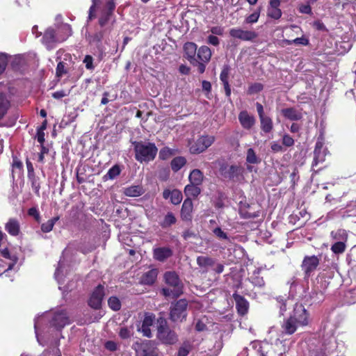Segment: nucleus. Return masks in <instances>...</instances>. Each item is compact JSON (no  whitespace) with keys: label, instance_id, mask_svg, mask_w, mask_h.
<instances>
[{"label":"nucleus","instance_id":"nucleus-1","mask_svg":"<svg viewBox=\"0 0 356 356\" xmlns=\"http://www.w3.org/2000/svg\"><path fill=\"white\" fill-rule=\"evenodd\" d=\"M309 316V314L302 304L296 303L292 314L284 318L281 324L282 334H293L299 325H307Z\"/></svg>","mask_w":356,"mask_h":356},{"label":"nucleus","instance_id":"nucleus-2","mask_svg":"<svg viewBox=\"0 0 356 356\" xmlns=\"http://www.w3.org/2000/svg\"><path fill=\"white\" fill-rule=\"evenodd\" d=\"M165 282L170 288H163L162 293L166 297L177 298L183 293V284L179 275L175 271H167L164 273Z\"/></svg>","mask_w":356,"mask_h":356},{"label":"nucleus","instance_id":"nucleus-3","mask_svg":"<svg viewBox=\"0 0 356 356\" xmlns=\"http://www.w3.org/2000/svg\"><path fill=\"white\" fill-rule=\"evenodd\" d=\"M134 146L135 159L140 163L153 161L158 152V149L153 143L135 142Z\"/></svg>","mask_w":356,"mask_h":356},{"label":"nucleus","instance_id":"nucleus-4","mask_svg":"<svg viewBox=\"0 0 356 356\" xmlns=\"http://www.w3.org/2000/svg\"><path fill=\"white\" fill-rule=\"evenodd\" d=\"M188 301L186 299H179L172 302L170 307V320L174 323L185 321L188 315Z\"/></svg>","mask_w":356,"mask_h":356},{"label":"nucleus","instance_id":"nucleus-5","mask_svg":"<svg viewBox=\"0 0 356 356\" xmlns=\"http://www.w3.org/2000/svg\"><path fill=\"white\" fill-rule=\"evenodd\" d=\"M156 337L158 340L165 345H174L179 340L175 331L171 330L168 326L166 321L162 318H161V322L157 327Z\"/></svg>","mask_w":356,"mask_h":356},{"label":"nucleus","instance_id":"nucleus-6","mask_svg":"<svg viewBox=\"0 0 356 356\" xmlns=\"http://www.w3.org/2000/svg\"><path fill=\"white\" fill-rule=\"evenodd\" d=\"M183 49L185 58L192 65L197 67L199 73H204L206 66L203 63H198V60L196 58L197 53V44L192 42H187L184 44Z\"/></svg>","mask_w":356,"mask_h":356},{"label":"nucleus","instance_id":"nucleus-7","mask_svg":"<svg viewBox=\"0 0 356 356\" xmlns=\"http://www.w3.org/2000/svg\"><path fill=\"white\" fill-rule=\"evenodd\" d=\"M244 169L239 165H229L227 163H222L220 165L219 172L220 175L228 180L238 181L243 177Z\"/></svg>","mask_w":356,"mask_h":356},{"label":"nucleus","instance_id":"nucleus-8","mask_svg":"<svg viewBox=\"0 0 356 356\" xmlns=\"http://www.w3.org/2000/svg\"><path fill=\"white\" fill-rule=\"evenodd\" d=\"M136 356H159V350L153 341H136L133 345Z\"/></svg>","mask_w":356,"mask_h":356},{"label":"nucleus","instance_id":"nucleus-9","mask_svg":"<svg viewBox=\"0 0 356 356\" xmlns=\"http://www.w3.org/2000/svg\"><path fill=\"white\" fill-rule=\"evenodd\" d=\"M214 141L215 137L213 136H201L193 143L191 144L190 152L193 154H200L209 148Z\"/></svg>","mask_w":356,"mask_h":356},{"label":"nucleus","instance_id":"nucleus-10","mask_svg":"<svg viewBox=\"0 0 356 356\" xmlns=\"http://www.w3.org/2000/svg\"><path fill=\"white\" fill-rule=\"evenodd\" d=\"M104 296V286L102 284H98L92 291L88 300V305L94 309H100Z\"/></svg>","mask_w":356,"mask_h":356},{"label":"nucleus","instance_id":"nucleus-11","mask_svg":"<svg viewBox=\"0 0 356 356\" xmlns=\"http://www.w3.org/2000/svg\"><path fill=\"white\" fill-rule=\"evenodd\" d=\"M275 307L279 309L280 316H284L285 312L290 309L291 307H294L296 304H293V300L290 298L289 296H278L275 297Z\"/></svg>","mask_w":356,"mask_h":356},{"label":"nucleus","instance_id":"nucleus-12","mask_svg":"<svg viewBox=\"0 0 356 356\" xmlns=\"http://www.w3.org/2000/svg\"><path fill=\"white\" fill-rule=\"evenodd\" d=\"M229 35L233 38L243 41H252L258 36L254 31H245L240 28H233L229 30Z\"/></svg>","mask_w":356,"mask_h":356},{"label":"nucleus","instance_id":"nucleus-13","mask_svg":"<svg viewBox=\"0 0 356 356\" xmlns=\"http://www.w3.org/2000/svg\"><path fill=\"white\" fill-rule=\"evenodd\" d=\"M70 323V321L65 310L56 312L51 321V325L58 330H61Z\"/></svg>","mask_w":356,"mask_h":356},{"label":"nucleus","instance_id":"nucleus-14","mask_svg":"<svg viewBox=\"0 0 356 356\" xmlns=\"http://www.w3.org/2000/svg\"><path fill=\"white\" fill-rule=\"evenodd\" d=\"M238 118L241 127L245 130H250L255 125L256 119L254 116L245 110L238 113Z\"/></svg>","mask_w":356,"mask_h":356},{"label":"nucleus","instance_id":"nucleus-15","mask_svg":"<svg viewBox=\"0 0 356 356\" xmlns=\"http://www.w3.org/2000/svg\"><path fill=\"white\" fill-rule=\"evenodd\" d=\"M232 298L235 300L236 309L238 315H245L249 309L248 301L243 296L238 294L237 292L233 293Z\"/></svg>","mask_w":356,"mask_h":356},{"label":"nucleus","instance_id":"nucleus-16","mask_svg":"<svg viewBox=\"0 0 356 356\" xmlns=\"http://www.w3.org/2000/svg\"><path fill=\"white\" fill-rule=\"evenodd\" d=\"M230 72V67L228 65H225L222 67V69L221 70L220 74V79L222 83L223 88L225 90V95L229 99V100H231V87L229 83V76Z\"/></svg>","mask_w":356,"mask_h":356},{"label":"nucleus","instance_id":"nucleus-17","mask_svg":"<svg viewBox=\"0 0 356 356\" xmlns=\"http://www.w3.org/2000/svg\"><path fill=\"white\" fill-rule=\"evenodd\" d=\"M173 252L169 247H160L153 250V257L155 260L163 262L171 257Z\"/></svg>","mask_w":356,"mask_h":356},{"label":"nucleus","instance_id":"nucleus-18","mask_svg":"<svg viewBox=\"0 0 356 356\" xmlns=\"http://www.w3.org/2000/svg\"><path fill=\"white\" fill-rule=\"evenodd\" d=\"M193 204L191 198H186L181 209V218L184 221H191Z\"/></svg>","mask_w":356,"mask_h":356},{"label":"nucleus","instance_id":"nucleus-19","mask_svg":"<svg viewBox=\"0 0 356 356\" xmlns=\"http://www.w3.org/2000/svg\"><path fill=\"white\" fill-rule=\"evenodd\" d=\"M280 112L284 118L291 121H298L302 118L301 111L295 107L282 108Z\"/></svg>","mask_w":356,"mask_h":356},{"label":"nucleus","instance_id":"nucleus-20","mask_svg":"<svg viewBox=\"0 0 356 356\" xmlns=\"http://www.w3.org/2000/svg\"><path fill=\"white\" fill-rule=\"evenodd\" d=\"M42 42L47 49L53 48L54 44L58 42L56 31L53 28L49 27L44 31Z\"/></svg>","mask_w":356,"mask_h":356},{"label":"nucleus","instance_id":"nucleus-21","mask_svg":"<svg viewBox=\"0 0 356 356\" xmlns=\"http://www.w3.org/2000/svg\"><path fill=\"white\" fill-rule=\"evenodd\" d=\"M211 56L212 53L211 49L206 45H203L197 49L196 58L198 60V63H203L206 66L205 64L210 61Z\"/></svg>","mask_w":356,"mask_h":356},{"label":"nucleus","instance_id":"nucleus-22","mask_svg":"<svg viewBox=\"0 0 356 356\" xmlns=\"http://www.w3.org/2000/svg\"><path fill=\"white\" fill-rule=\"evenodd\" d=\"M5 229L13 236H17L20 233V223L16 218H10L5 225Z\"/></svg>","mask_w":356,"mask_h":356},{"label":"nucleus","instance_id":"nucleus-23","mask_svg":"<svg viewBox=\"0 0 356 356\" xmlns=\"http://www.w3.org/2000/svg\"><path fill=\"white\" fill-rule=\"evenodd\" d=\"M158 275V270L156 268L151 269L146 273H145L140 280V282L143 284L146 285H152L157 277Z\"/></svg>","mask_w":356,"mask_h":356},{"label":"nucleus","instance_id":"nucleus-24","mask_svg":"<svg viewBox=\"0 0 356 356\" xmlns=\"http://www.w3.org/2000/svg\"><path fill=\"white\" fill-rule=\"evenodd\" d=\"M197 264L200 268H204V272H207L209 267H213L215 266L216 260L207 256H198L197 257Z\"/></svg>","mask_w":356,"mask_h":356},{"label":"nucleus","instance_id":"nucleus-25","mask_svg":"<svg viewBox=\"0 0 356 356\" xmlns=\"http://www.w3.org/2000/svg\"><path fill=\"white\" fill-rule=\"evenodd\" d=\"M124 194L126 196L136 197L142 195L145 189L141 185H133L124 188Z\"/></svg>","mask_w":356,"mask_h":356},{"label":"nucleus","instance_id":"nucleus-26","mask_svg":"<svg viewBox=\"0 0 356 356\" xmlns=\"http://www.w3.org/2000/svg\"><path fill=\"white\" fill-rule=\"evenodd\" d=\"M204 178V176L203 172L199 169H193L191 171L188 176L190 183L198 186H201L202 184Z\"/></svg>","mask_w":356,"mask_h":356},{"label":"nucleus","instance_id":"nucleus-27","mask_svg":"<svg viewBox=\"0 0 356 356\" xmlns=\"http://www.w3.org/2000/svg\"><path fill=\"white\" fill-rule=\"evenodd\" d=\"M200 186L188 184H187L184 190L185 195L187 197L186 198H196L201 193Z\"/></svg>","mask_w":356,"mask_h":356},{"label":"nucleus","instance_id":"nucleus-28","mask_svg":"<svg viewBox=\"0 0 356 356\" xmlns=\"http://www.w3.org/2000/svg\"><path fill=\"white\" fill-rule=\"evenodd\" d=\"M260 128L265 134H269L273 129V120L268 115H265L259 118Z\"/></svg>","mask_w":356,"mask_h":356},{"label":"nucleus","instance_id":"nucleus-29","mask_svg":"<svg viewBox=\"0 0 356 356\" xmlns=\"http://www.w3.org/2000/svg\"><path fill=\"white\" fill-rule=\"evenodd\" d=\"M1 254L3 257L11 260V263L8 264V268L3 272V273H6L13 268L18 261V257L16 255H11L7 248L1 250Z\"/></svg>","mask_w":356,"mask_h":356},{"label":"nucleus","instance_id":"nucleus-30","mask_svg":"<svg viewBox=\"0 0 356 356\" xmlns=\"http://www.w3.org/2000/svg\"><path fill=\"white\" fill-rule=\"evenodd\" d=\"M177 222V218L172 212H168L164 216L162 221L159 222V225L163 228L165 229L171 227Z\"/></svg>","mask_w":356,"mask_h":356},{"label":"nucleus","instance_id":"nucleus-31","mask_svg":"<svg viewBox=\"0 0 356 356\" xmlns=\"http://www.w3.org/2000/svg\"><path fill=\"white\" fill-rule=\"evenodd\" d=\"M186 159L184 156L175 157L170 163L172 170L175 172H178L186 163Z\"/></svg>","mask_w":356,"mask_h":356},{"label":"nucleus","instance_id":"nucleus-32","mask_svg":"<svg viewBox=\"0 0 356 356\" xmlns=\"http://www.w3.org/2000/svg\"><path fill=\"white\" fill-rule=\"evenodd\" d=\"M301 267L305 272V279L308 282L312 272V256H306L304 258Z\"/></svg>","mask_w":356,"mask_h":356},{"label":"nucleus","instance_id":"nucleus-33","mask_svg":"<svg viewBox=\"0 0 356 356\" xmlns=\"http://www.w3.org/2000/svg\"><path fill=\"white\" fill-rule=\"evenodd\" d=\"M10 102L3 94H0V120L6 115L10 107Z\"/></svg>","mask_w":356,"mask_h":356},{"label":"nucleus","instance_id":"nucleus-34","mask_svg":"<svg viewBox=\"0 0 356 356\" xmlns=\"http://www.w3.org/2000/svg\"><path fill=\"white\" fill-rule=\"evenodd\" d=\"M192 349V343L188 340L184 341L179 348L177 356H188Z\"/></svg>","mask_w":356,"mask_h":356},{"label":"nucleus","instance_id":"nucleus-35","mask_svg":"<svg viewBox=\"0 0 356 356\" xmlns=\"http://www.w3.org/2000/svg\"><path fill=\"white\" fill-rule=\"evenodd\" d=\"M121 172L120 167L116 164L111 167L107 173L103 177L104 181L108 179H114L116 178Z\"/></svg>","mask_w":356,"mask_h":356},{"label":"nucleus","instance_id":"nucleus-36","mask_svg":"<svg viewBox=\"0 0 356 356\" xmlns=\"http://www.w3.org/2000/svg\"><path fill=\"white\" fill-rule=\"evenodd\" d=\"M59 216H56L49 219L46 222L42 223L41 225V231L43 233L50 232L53 229L54 225L59 220Z\"/></svg>","mask_w":356,"mask_h":356},{"label":"nucleus","instance_id":"nucleus-37","mask_svg":"<svg viewBox=\"0 0 356 356\" xmlns=\"http://www.w3.org/2000/svg\"><path fill=\"white\" fill-rule=\"evenodd\" d=\"M264 89V85L261 83H253L248 86L247 93L249 95L257 94L262 91Z\"/></svg>","mask_w":356,"mask_h":356},{"label":"nucleus","instance_id":"nucleus-38","mask_svg":"<svg viewBox=\"0 0 356 356\" xmlns=\"http://www.w3.org/2000/svg\"><path fill=\"white\" fill-rule=\"evenodd\" d=\"M246 161L251 164H257L260 162V160L257 157L255 151L252 148H249L247 150Z\"/></svg>","mask_w":356,"mask_h":356},{"label":"nucleus","instance_id":"nucleus-39","mask_svg":"<svg viewBox=\"0 0 356 356\" xmlns=\"http://www.w3.org/2000/svg\"><path fill=\"white\" fill-rule=\"evenodd\" d=\"M108 307L115 312L119 311L121 308V302L116 296H111L108 300Z\"/></svg>","mask_w":356,"mask_h":356},{"label":"nucleus","instance_id":"nucleus-40","mask_svg":"<svg viewBox=\"0 0 356 356\" xmlns=\"http://www.w3.org/2000/svg\"><path fill=\"white\" fill-rule=\"evenodd\" d=\"M175 154V151L168 147H164L159 151V159L161 160H167Z\"/></svg>","mask_w":356,"mask_h":356},{"label":"nucleus","instance_id":"nucleus-41","mask_svg":"<svg viewBox=\"0 0 356 356\" xmlns=\"http://www.w3.org/2000/svg\"><path fill=\"white\" fill-rule=\"evenodd\" d=\"M183 199V195L181 192L179 190L174 189L172 190V193L170 197V202L172 204L175 205H177L181 203Z\"/></svg>","mask_w":356,"mask_h":356},{"label":"nucleus","instance_id":"nucleus-42","mask_svg":"<svg viewBox=\"0 0 356 356\" xmlns=\"http://www.w3.org/2000/svg\"><path fill=\"white\" fill-rule=\"evenodd\" d=\"M29 179L31 181V186L37 195H40V184L39 181V177H37L35 175L33 177H28Z\"/></svg>","mask_w":356,"mask_h":356},{"label":"nucleus","instance_id":"nucleus-43","mask_svg":"<svg viewBox=\"0 0 356 356\" xmlns=\"http://www.w3.org/2000/svg\"><path fill=\"white\" fill-rule=\"evenodd\" d=\"M67 73V70L66 69V63L63 61H60L57 64V67L56 68V77H62L63 75Z\"/></svg>","mask_w":356,"mask_h":356},{"label":"nucleus","instance_id":"nucleus-44","mask_svg":"<svg viewBox=\"0 0 356 356\" xmlns=\"http://www.w3.org/2000/svg\"><path fill=\"white\" fill-rule=\"evenodd\" d=\"M95 249V246L91 243H81L78 247V250L84 254L92 252Z\"/></svg>","mask_w":356,"mask_h":356},{"label":"nucleus","instance_id":"nucleus-45","mask_svg":"<svg viewBox=\"0 0 356 356\" xmlns=\"http://www.w3.org/2000/svg\"><path fill=\"white\" fill-rule=\"evenodd\" d=\"M346 244L343 242L339 241L334 243L332 247V251L335 254H341L345 251Z\"/></svg>","mask_w":356,"mask_h":356},{"label":"nucleus","instance_id":"nucleus-46","mask_svg":"<svg viewBox=\"0 0 356 356\" xmlns=\"http://www.w3.org/2000/svg\"><path fill=\"white\" fill-rule=\"evenodd\" d=\"M267 15L272 19H279L282 17V13L280 8H268Z\"/></svg>","mask_w":356,"mask_h":356},{"label":"nucleus","instance_id":"nucleus-47","mask_svg":"<svg viewBox=\"0 0 356 356\" xmlns=\"http://www.w3.org/2000/svg\"><path fill=\"white\" fill-rule=\"evenodd\" d=\"M112 15H113L108 13L102 11V15L99 18V24L100 25V26L104 27V26H106L109 22Z\"/></svg>","mask_w":356,"mask_h":356},{"label":"nucleus","instance_id":"nucleus-48","mask_svg":"<svg viewBox=\"0 0 356 356\" xmlns=\"http://www.w3.org/2000/svg\"><path fill=\"white\" fill-rule=\"evenodd\" d=\"M27 213L29 216H31L34 218L35 222L40 223L41 221V216L36 207H31L28 209Z\"/></svg>","mask_w":356,"mask_h":356},{"label":"nucleus","instance_id":"nucleus-49","mask_svg":"<svg viewBox=\"0 0 356 356\" xmlns=\"http://www.w3.org/2000/svg\"><path fill=\"white\" fill-rule=\"evenodd\" d=\"M325 156H326V153H325V150H323V151L319 150V151H318V152L314 151V160L315 164L316 165L318 163L324 161Z\"/></svg>","mask_w":356,"mask_h":356},{"label":"nucleus","instance_id":"nucleus-50","mask_svg":"<svg viewBox=\"0 0 356 356\" xmlns=\"http://www.w3.org/2000/svg\"><path fill=\"white\" fill-rule=\"evenodd\" d=\"M155 316L152 314H145L142 324L148 327H151L154 323Z\"/></svg>","mask_w":356,"mask_h":356},{"label":"nucleus","instance_id":"nucleus-51","mask_svg":"<svg viewBox=\"0 0 356 356\" xmlns=\"http://www.w3.org/2000/svg\"><path fill=\"white\" fill-rule=\"evenodd\" d=\"M59 31L62 33H64L65 36L62 38V40H65L67 37H69L72 34V28L70 25L67 24H64L61 25L59 28Z\"/></svg>","mask_w":356,"mask_h":356},{"label":"nucleus","instance_id":"nucleus-52","mask_svg":"<svg viewBox=\"0 0 356 356\" xmlns=\"http://www.w3.org/2000/svg\"><path fill=\"white\" fill-rule=\"evenodd\" d=\"M294 139L287 134H284L282 136V144L283 145L290 147L294 145Z\"/></svg>","mask_w":356,"mask_h":356},{"label":"nucleus","instance_id":"nucleus-53","mask_svg":"<svg viewBox=\"0 0 356 356\" xmlns=\"http://www.w3.org/2000/svg\"><path fill=\"white\" fill-rule=\"evenodd\" d=\"M115 0H108L106 2L105 9L103 11L113 15V12L115 9Z\"/></svg>","mask_w":356,"mask_h":356},{"label":"nucleus","instance_id":"nucleus-54","mask_svg":"<svg viewBox=\"0 0 356 356\" xmlns=\"http://www.w3.org/2000/svg\"><path fill=\"white\" fill-rule=\"evenodd\" d=\"M259 17V11H255L245 18V22L253 24L258 21Z\"/></svg>","mask_w":356,"mask_h":356},{"label":"nucleus","instance_id":"nucleus-55","mask_svg":"<svg viewBox=\"0 0 356 356\" xmlns=\"http://www.w3.org/2000/svg\"><path fill=\"white\" fill-rule=\"evenodd\" d=\"M83 63L87 70H94L95 66L93 65V58L92 56L86 55L83 59Z\"/></svg>","mask_w":356,"mask_h":356},{"label":"nucleus","instance_id":"nucleus-56","mask_svg":"<svg viewBox=\"0 0 356 356\" xmlns=\"http://www.w3.org/2000/svg\"><path fill=\"white\" fill-rule=\"evenodd\" d=\"M104 36V31L102 30L95 33L93 36L92 41L96 44H101Z\"/></svg>","mask_w":356,"mask_h":356},{"label":"nucleus","instance_id":"nucleus-57","mask_svg":"<svg viewBox=\"0 0 356 356\" xmlns=\"http://www.w3.org/2000/svg\"><path fill=\"white\" fill-rule=\"evenodd\" d=\"M8 64V59L5 54H0V75L3 73Z\"/></svg>","mask_w":356,"mask_h":356},{"label":"nucleus","instance_id":"nucleus-58","mask_svg":"<svg viewBox=\"0 0 356 356\" xmlns=\"http://www.w3.org/2000/svg\"><path fill=\"white\" fill-rule=\"evenodd\" d=\"M213 234L220 239L229 240L227 233L222 230L220 227H216L213 229Z\"/></svg>","mask_w":356,"mask_h":356},{"label":"nucleus","instance_id":"nucleus-59","mask_svg":"<svg viewBox=\"0 0 356 356\" xmlns=\"http://www.w3.org/2000/svg\"><path fill=\"white\" fill-rule=\"evenodd\" d=\"M207 42L209 44L217 47L220 44V40L216 35H213L211 34L207 37Z\"/></svg>","mask_w":356,"mask_h":356},{"label":"nucleus","instance_id":"nucleus-60","mask_svg":"<svg viewBox=\"0 0 356 356\" xmlns=\"http://www.w3.org/2000/svg\"><path fill=\"white\" fill-rule=\"evenodd\" d=\"M119 336L122 339H127L131 337L130 330L127 327H122L119 331Z\"/></svg>","mask_w":356,"mask_h":356},{"label":"nucleus","instance_id":"nucleus-61","mask_svg":"<svg viewBox=\"0 0 356 356\" xmlns=\"http://www.w3.org/2000/svg\"><path fill=\"white\" fill-rule=\"evenodd\" d=\"M210 32L213 35H222L224 34V28L221 26H213L210 29Z\"/></svg>","mask_w":356,"mask_h":356},{"label":"nucleus","instance_id":"nucleus-62","mask_svg":"<svg viewBox=\"0 0 356 356\" xmlns=\"http://www.w3.org/2000/svg\"><path fill=\"white\" fill-rule=\"evenodd\" d=\"M138 331L141 332L145 337L148 338L152 337V331L150 327L142 324L140 328L138 329Z\"/></svg>","mask_w":356,"mask_h":356},{"label":"nucleus","instance_id":"nucleus-63","mask_svg":"<svg viewBox=\"0 0 356 356\" xmlns=\"http://www.w3.org/2000/svg\"><path fill=\"white\" fill-rule=\"evenodd\" d=\"M240 213H241V216L245 219L255 218L259 216V213H257L256 212L250 213L248 211H241L240 212Z\"/></svg>","mask_w":356,"mask_h":356},{"label":"nucleus","instance_id":"nucleus-64","mask_svg":"<svg viewBox=\"0 0 356 356\" xmlns=\"http://www.w3.org/2000/svg\"><path fill=\"white\" fill-rule=\"evenodd\" d=\"M104 347L108 350L112 352L115 351L118 349V345L113 341H107L104 344Z\"/></svg>","mask_w":356,"mask_h":356}]
</instances>
